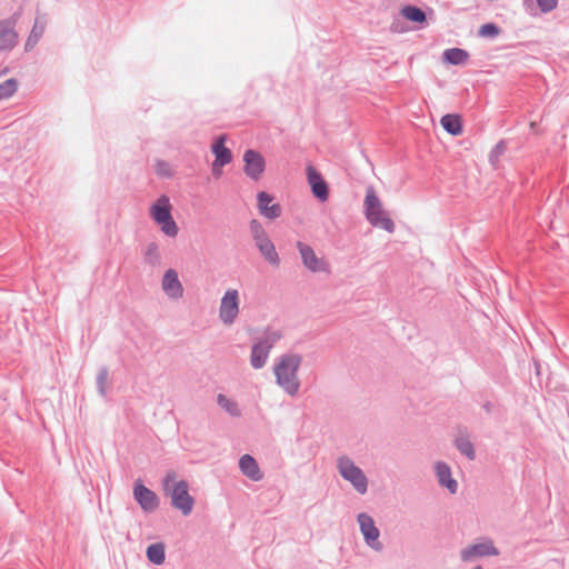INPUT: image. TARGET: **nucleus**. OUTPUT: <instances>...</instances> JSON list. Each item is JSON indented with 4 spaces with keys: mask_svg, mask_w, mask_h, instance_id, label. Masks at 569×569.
<instances>
[{
    "mask_svg": "<svg viewBox=\"0 0 569 569\" xmlns=\"http://www.w3.org/2000/svg\"><path fill=\"white\" fill-rule=\"evenodd\" d=\"M499 555V549L489 537L477 539L473 543L466 546L459 552L460 560L466 563L475 562L481 558L497 557Z\"/></svg>",
    "mask_w": 569,
    "mask_h": 569,
    "instance_id": "obj_6",
    "label": "nucleus"
},
{
    "mask_svg": "<svg viewBox=\"0 0 569 569\" xmlns=\"http://www.w3.org/2000/svg\"><path fill=\"white\" fill-rule=\"evenodd\" d=\"M308 182L311 187L313 196L320 201H326L329 198V188L321 173L312 166L307 167Z\"/></svg>",
    "mask_w": 569,
    "mask_h": 569,
    "instance_id": "obj_13",
    "label": "nucleus"
},
{
    "mask_svg": "<svg viewBox=\"0 0 569 569\" xmlns=\"http://www.w3.org/2000/svg\"><path fill=\"white\" fill-rule=\"evenodd\" d=\"M505 151H506V143H505V141L501 140L491 149V151L489 153L490 163L496 164Z\"/></svg>",
    "mask_w": 569,
    "mask_h": 569,
    "instance_id": "obj_33",
    "label": "nucleus"
},
{
    "mask_svg": "<svg viewBox=\"0 0 569 569\" xmlns=\"http://www.w3.org/2000/svg\"><path fill=\"white\" fill-rule=\"evenodd\" d=\"M435 471L439 485L441 487H446L450 493H456L458 490V482L452 478L449 465L443 461H438L435 465Z\"/></svg>",
    "mask_w": 569,
    "mask_h": 569,
    "instance_id": "obj_16",
    "label": "nucleus"
},
{
    "mask_svg": "<svg viewBox=\"0 0 569 569\" xmlns=\"http://www.w3.org/2000/svg\"><path fill=\"white\" fill-rule=\"evenodd\" d=\"M357 521L367 546L375 551H381L383 549V545L379 540L380 531L376 526L373 518L366 512H361L357 516Z\"/></svg>",
    "mask_w": 569,
    "mask_h": 569,
    "instance_id": "obj_7",
    "label": "nucleus"
},
{
    "mask_svg": "<svg viewBox=\"0 0 569 569\" xmlns=\"http://www.w3.org/2000/svg\"><path fill=\"white\" fill-rule=\"evenodd\" d=\"M20 17V11H17L11 17L0 20V51H11L18 44L16 26Z\"/></svg>",
    "mask_w": 569,
    "mask_h": 569,
    "instance_id": "obj_8",
    "label": "nucleus"
},
{
    "mask_svg": "<svg viewBox=\"0 0 569 569\" xmlns=\"http://www.w3.org/2000/svg\"><path fill=\"white\" fill-rule=\"evenodd\" d=\"M485 410L490 412L491 410V403L490 402H486L485 406H483Z\"/></svg>",
    "mask_w": 569,
    "mask_h": 569,
    "instance_id": "obj_39",
    "label": "nucleus"
},
{
    "mask_svg": "<svg viewBox=\"0 0 569 569\" xmlns=\"http://www.w3.org/2000/svg\"><path fill=\"white\" fill-rule=\"evenodd\" d=\"M270 350L258 341L251 347L250 365L253 369H261L266 366Z\"/></svg>",
    "mask_w": 569,
    "mask_h": 569,
    "instance_id": "obj_20",
    "label": "nucleus"
},
{
    "mask_svg": "<svg viewBox=\"0 0 569 569\" xmlns=\"http://www.w3.org/2000/svg\"><path fill=\"white\" fill-rule=\"evenodd\" d=\"M249 229H250L252 239H256V238L262 236L263 233H266V230L262 227L261 222L258 221L257 219H252L250 221Z\"/></svg>",
    "mask_w": 569,
    "mask_h": 569,
    "instance_id": "obj_34",
    "label": "nucleus"
},
{
    "mask_svg": "<svg viewBox=\"0 0 569 569\" xmlns=\"http://www.w3.org/2000/svg\"><path fill=\"white\" fill-rule=\"evenodd\" d=\"M301 362V355L289 352L281 355L273 365L277 385L291 397L296 396L300 389L298 370Z\"/></svg>",
    "mask_w": 569,
    "mask_h": 569,
    "instance_id": "obj_1",
    "label": "nucleus"
},
{
    "mask_svg": "<svg viewBox=\"0 0 569 569\" xmlns=\"http://www.w3.org/2000/svg\"><path fill=\"white\" fill-rule=\"evenodd\" d=\"M271 239L269 238L268 233H263L262 236L253 239L254 241V244L257 247V249L261 248L263 244H266L267 242H269Z\"/></svg>",
    "mask_w": 569,
    "mask_h": 569,
    "instance_id": "obj_36",
    "label": "nucleus"
},
{
    "mask_svg": "<svg viewBox=\"0 0 569 569\" xmlns=\"http://www.w3.org/2000/svg\"><path fill=\"white\" fill-rule=\"evenodd\" d=\"M148 560L153 565H162L166 560V550L162 542H156L148 546L146 551Z\"/></svg>",
    "mask_w": 569,
    "mask_h": 569,
    "instance_id": "obj_24",
    "label": "nucleus"
},
{
    "mask_svg": "<svg viewBox=\"0 0 569 569\" xmlns=\"http://www.w3.org/2000/svg\"><path fill=\"white\" fill-rule=\"evenodd\" d=\"M47 27V18L46 16H37L34 19V23L30 31V34L27 38L24 43V50L27 52L31 51L40 41L41 37L44 33Z\"/></svg>",
    "mask_w": 569,
    "mask_h": 569,
    "instance_id": "obj_18",
    "label": "nucleus"
},
{
    "mask_svg": "<svg viewBox=\"0 0 569 569\" xmlns=\"http://www.w3.org/2000/svg\"><path fill=\"white\" fill-rule=\"evenodd\" d=\"M501 32V29L492 22L482 24L478 30V36L482 38H496Z\"/></svg>",
    "mask_w": 569,
    "mask_h": 569,
    "instance_id": "obj_31",
    "label": "nucleus"
},
{
    "mask_svg": "<svg viewBox=\"0 0 569 569\" xmlns=\"http://www.w3.org/2000/svg\"><path fill=\"white\" fill-rule=\"evenodd\" d=\"M167 166L166 162H160L159 167Z\"/></svg>",
    "mask_w": 569,
    "mask_h": 569,
    "instance_id": "obj_41",
    "label": "nucleus"
},
{
    "mask_svg": "<svg viewBox=\"0 0 569 569\" xmlns=\"http://www.w3.org/2000/svg\"><path fill=\"white\" fill-rule=\"evenodd\" d=\"M239 315V292L236 289H229L221 298L219 308V318L222 323L232 325Z\"/></svg>",
    "mask_w": 569,
    "mask_h": 569,
    "instance_id": "obj_9",
    "label": "nucleus"
},
{
    "mask_svg": "<svg viewBox=\"0 0 569 569\" xmlns=\"http://www.w3.org/2000/svg\"><path fill=\"white\" fill-rule=\"evenodd\" d=\"M443 59L452 66H460L468 61L469 53L460 48H450L445 50Z\"/></svg>",
    "mask_w": 569,
    "mask_h": 569,
    "instance_id": "obj_22",
    "label": "nucleus"
},
{
    "mask_svg": "<svg viewBox=\"0 0 569 569\" xmlns=\"http://www.w3.org/2000/svg\"><path fill=\"white\" fill-rule=\"evenodd\" d=\"M401 14L411 22L422 23L426 21L425 11L416 6H405L401 9Z\"/></svg>",
    "mask_w": 569,
    "mask_h": 569,
    "instance_id": "obj_28",
    "label": "nucleus"
},
{
    "mask_svg": "<svg viewBox=\"0 0 569 569\" xmlns=\"http://www.w3.org/2000/svg\"><path fill=\"white\" fill-rule=\"evenodd\" d=\"M471 569H483V568L481 566H476V567H473Z\"/></svg>",
    "mask_w": 569,
    "mask_h": 569,
    "instance_id": "obj_40",
    "label": "nucleus"
},
{
    "mask_svg": "<svg viewBox=\"0 0 569 569\" xmlns=\"http://www.w3.org/2000/svg\"><path fill=\"white\" fill-rule=\"evenodd\" d=\"M18 89V81L13 78L0 83V100L12 97Z\"/></svg>",
    "mask_w": 569,
    "mask_h": 569,
    "instance_id": "obj_30",
    "label": "nucleus"
},
{
    "mask_svg": "<svg viewBox=\"0 0 569 569\" xmlns=\"http://www.w3.org/2000/svg\"><path fill=\"white\" fill-rule=\"evenodd\" d=\"M258 200V209L261 216L274 220L279 218L282 213V208L279 203H272L273 200L272 196H270L266 191H260L257 194Z\"/></svg>",
    "mask_w": 569,
    "mask_h": 569,
    "instance_id": "obj_15",
    "label": "nucleus"
},
{
    "mask_svg": "<svg viewBox=\"0 0 569 569\" xmlns=\"http://www.w3.org/2000/svg\"><path fill=\"white\" fill-rule=\"evenodd\" d=\"M150 216L166 236L176 237L178 234L179 229L171 214L170 200L166 194L160 196L151 206Z\"/></svg>",
    "mask_w": 569,
    "mask_h": 569,
    "instance_id": "obj_4",
    "label": "nucleus"
},
{
    "mask_svg": "<svg viewBox=\"0 0 569 569\" xmlns=\"http://www.w3.org/2000/svg\"><path fill=\"white\" fill-rule=\"evenodd\" d=\"M281 338L282 332L280 330L267 328L258 342L271 351V349Z\"/></svg>",
    "mask_w": 569,
    "mask_h": 569,
    "instance_id": "obj_26",
    "label": "nucleus"
},
{
    "mask_svg": "<svg viewBox=\"0 0 569 569\" xmlns=\"http://www.w3.org/2000/svg\"><path fill=\"white\" fill-rule=\"evenodd\" d=\"M222 167L220 166H214V162H212V174L214 178H219L222 173V170H221Z\"/></svg>",
    "mask_w": 569,
    "mask_h": 569,
    "instance_id": "obj_37",
    "label": "nucleus"
},
{
    "mask_svg": "<svg viewBox=\"0 0 569 569\" xmlns=\"http://www.w3.org/2000/svg\"><path fill=\"white\" fill-rule=\"evenodd\" d=\"M217 402L231 417L237 418V417L241 416V410H240L238 403L234 400L229 399L223 393H219L217 396Z\"/></svg>",
    "mask_w": 569,
    "mask_h": 569,
    "instance_id": "obj_27",
    "label": "nucleus"
},
{
    "mask_svg": "<svg viewBox=\"0 0 569 569\" xmlns=\"http://www.w3.org/2000/svg\"><path fill=\"white\" fill-rule=\"evenodd\" d=\"M144 259L146 262L151 266H158L160 263V253H159V246L156 242H150L147 244L144 250Z\"/></svg>",
    "mask_w": 569,
    "mask_h": 569,
    "instance_id": "obj_29",
    "label": "nucleus"
},
{
    "mask_svg": "<svg viewBox=\"0 0 569 569\" xmlns=\"http://www.w3.org/2000/svg\"><path fill=\"white\" fill-rule=\"evenodd\" d=\"M109 378V370L107 367L100 368L97 376V389L98 392L104 397L107 395L106 386Z\"/></svg>",
    "mask_w": 569,
    "mask_h": 569,
    "instance_id": "obj_32",
    "label": "nucleus"
},
{
    "mask_svg": "<svg viewBox=\"0 0 569 569\" xmlns=\"http://www.w3.org/2000/svg\"><path fill=\"white\" fill-rule=\"evenodd\" d=\"M440 123L442 128L452 136H458L462 132V122L460 116L458 114H445L441 118Z\"/></svg>",
    "mask_w": 569,
    "mask_h": 569,
    "instance_id": "obj_21",
    "label": "nucleus"
},
{
    "mask_svg": "<svg viewBox=\"0 0 569 569\" xmlns=\"http://www.w3.org/2000/svg\"><path fill=\"white\" fill-rule=\"evenodd\" d=\"M239 468L241 472L251 480H259L261 478L259 466L253 457L243 455L239 460Z\"/></svg>",
    "mask_w": 569,
    "mask_h": 569,
    "instance_id": "obj_19",
    "label": "nucleus"
},
{
    "mask_svg": "<svg viewBox=\"0 0 569 569\" xmlns=\"http://www.w3.org/2000/svg\"><path fill=\"white\" fill-rule=\"evenodd\" d=\"M263 259L272 267H279L280 257L276 250L273 242L270 240L258 249Z\"/></svg>",
    "mask_w": 569,
    "mask_h": 569,
    "instance_id": "obj_25",
    "label": "nucleus"
},
{
    "mask_svg": "<svg viewBox=\"0 0 569 569\" xmlns=\"http://www.w3.org/2000/svg\"><path fill=\"white\" fill-rule=\"evenodd\" d=\"M455 446L458 451L466 456L469 460L476 459V451L473 443L469 440L467 435L460 432V435L455 440Z\"/></svg>",
    "mask_w": 569,
    "mask_h": 569,
    "instance_id": "obj_23",
    "label": "nucleus"
},
{
    "mask_svg": "<svg viewBox=\"0 0 569 569\" xmlns=\"http://www.w3.org/2000/svg\"><path fill=\"white\" fill-rule=\"evenodd\" d=\"M297 249L301 256L303 266L311 272H320L328 269V263L323 259L317 257L311 246L302 241H298Z\"/></svg>",
    "mask_w": 569,
    "mask_h": 569,
    "instance_id": "obj_12",
    "label": "nucleus"
},
{
    "mask_svg": "<svg viewBox=\"0 0 569 569\" xmlns=\"http://www.w3.org/2000/svg\"><path fill=\"white\" fill-rule=\"evenodd\" d=\"M243 172L253 181H258L266 169V160L262 154L253 149H248L243 153Z\"/></svg>",
    "mask_w": 569,
    "mask_h": 569,
    "instance_id": "obj_11",
    "label": "nucleus"
},
{
    "mask_svg": "<svg viewBox=\"0 0 569 569\" xmlns=\"http://www.w3.org/2000/svg\"><path fill=\"white\" fill-rule=\"evenodd\" d=\"M337 469L339 475L350 482L358 493L365 495L368 491V478L351 458L348 456L338 457Z\"/></svg>",
    "mask_w": 569,
    "mask_h": 569,
    "instance_id": "obj_5",
    "label": "nucleus"
},
{
    "mask_svg": "<svg viewBox=\"0 0 569 569\" xmlns=\"http://www.w3.org/2000/svg\"><path fill=\"white\" fill-rule=\"evenodd\" d=\"M363 206L366 219L372 227L383 229L390 233L395 231V222L383 209L382 203L372 187L367 189Z\"/></svg>",
    "mask_w": 569,
    "mask_h": 569,
    "instance_id": "obj_3",
    "label": "nucleus"
},
{
    "mask_svg": "<svg viewBox=\"0 0 569 569\" xmlns=\"http://www.w3.org/2000/svg\"><path fill=\"white\" fill-rule=\"evenodd\" d=\"M226 138L220 136L211 146V151L214 154V166L224 167L232 161V152L224 146Z\"/></svg>",
    "mask_w": 569,
    "mask_h": 569,
    "instance_id": "obj_17",
    "label": "nucleus"
},
{
    "mask_svg": "<svg viewBox=\"0 0 569 569\" xmlns=\"http://www.w3.org/2000/svg\"><path fill=\"white\" fill-rule=\"evenodd\" d=\"M158 173L161 174V176H164V177H169L170 176L169 171H162V169H160V168L158 170Z\"/></svg>",
    "mask_w": 569,
    "mask_h": 569,
    "instance_id": "obj_38",
    "label": "nucleus"
},
{
    "mask_svg": "<svg viewBox=\"0 0 569 569\" xmlns=\"http://www.w3.org/2000/svg\"><path fill=\"white\" fill-rule=\"evenodd\" d=\"M539 9L543 13H548L552 11L556 7L558 1L557 0H536Z\"/></svg>",
    "mask_w": 569,
    "mask_h": 569,
    "instance_id": "obj_35",
    "label": "nucleus"
},
{
    "mask_svg": "<svg viewBox=\"0 0 569 569\" xmlns=\"http://www.w3.org/2000/svg\"><path fill=\"white\" fill-rule=\"evenodd\" d=\"M162 290L171 299L183 296V287L174 269H168L162 277Z\"/></svg>",
    "mask_w": 569,
    "mask_h": 569,
    "instance_id": "obj_14",
    "label": "nucleus"
},
{
    "mask_svg": "<svg viewBox=\"0 0 569 569\" xmlns=\"http://www.w3.org/2000/svg\"><path fill=\"white\" fill-rule=\"evenodd\" d=\"M133 498L147 513L156 511L159 507V497L154 491L146 487L141 480H137L133 485Z\"/></svg>",
    "mask_w": 569,
    "mask_h": 569,
    "instance_id": "obj_10",
    "label": "nucleus"
},
{
    "mask_svg": "<svg viewBox=\"0 0 569 569\" xmlns=\"http://www.w3.org/2000/svg\"><path fill=\"white\" fill-rule=\"evenodd\" d=\"M163 491L171 499L173 508L181 511L183 516L192 512L194 499L189 493V485L186 480H176L174 472H169L163 478Z\"/></svg>",
    "mask_w": 569,
    "mask_h": 569,
    "instance_id": "obj_2",
    "label": "nucleus"
}]
</instances>
